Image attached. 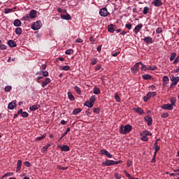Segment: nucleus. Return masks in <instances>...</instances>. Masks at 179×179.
Returning a JSON list of instances; mask_svg holds the SVG:
<instances>
[{"label":"nucleus","mask_w":179,"mask_h":179,"mask_svg":"<svg viewBox=\"0 0 179 179\" xmlns=\"http://www.w3.org/2000/svg\"><path fill=\"white\" fill-rule=\"evenodd\" d=\"M132 131V126L130 124H126L125 126L122 125L120 127V132L123 135H127V134H129V131Z\"/></svg>","instance_id":"obj_1"},{"label":"nucleus","mask_w":179,"mask_h":179,"mask_svg":"<svg viewBox=\"0 0 179 179\" xmlns=\"http://www.w3.org/2000/svg\"><path fill=\"white\" fill-rule=\"evenodd\" d=\"M120 163H122V161L106 160L102 162V166H115V164H120Z\"/></svg>","instance_id":"obj_2"},{"label":"nucleus","mask_w":179,"mask_h":179,"mask_svg":"<svg viewBox=\"0 0 179 179\" xmlns=\"http://www.w3.org/2000/svg\"><path fill=\"white\" fill-rule=\"evenodd\" d=\"M157 94V92H150L146 94V96L143 97V100L144 101H148L149 99L152 97H155Z\"/></svg>","instance_id":"obj_3"},{"label":"nucleus","mask_w":179,"mask_h":179,"mask_svg":"<svg viewBox=\"0 0 179 179\" xmlns=\"http://www.w3.org/2000/svg\"><path fill=\"white\" fill-rule=\"evenodd\" d=\"M99 15H101V16H102L103 17H106V16H108V15H110V13H108L107 8L104 7L99 10Z\"/></svg>","instance_id":"obj_4"},{"label":"nucleus","mask_w":179,"mask_h":179,"mask_svg":"<svg viewBox=\"0 0 179 179\" xmlns=\"http://www.w3.org/2000/svg\"><path fill=\"white\" fill-rule=\"evenodd\" d=\"M31 29L33 30H40L41 29V21H36L31 25Z\"/></svg>","instance_id":"obj_5"},{"label":"nucleus","mask_w":179,"mask_h":179,"mask_svg":"<svg viewBox=\"0 0 179 179\" xmlns=\"http://www.w3.org/2000/svg\"><path fill=\"white\" fill-rule=\"evenodd\" d=\"M139 65H142V62H139L138 63H136L134 67L131 68V71L134 73H136V72H138V71H139Z\"/></svg>","instance_id":"obj_6"},{"label":"nucleus","mask_w":179,"mask_h":179,"mask_svg":"<svg viewBox=\"0 0 179 179\" xmlns=\"http://www.w3.org/2000/svg\"><path fill=\"white\" fill-rule=\"evenodd\" d=\"M171 84L170 87H173V86H176V85H177V83H178L179 82V77H175L173 76L172 78H171Z\"/></svg>","instance_id":"obj_7"},{"label":"nucleus","mask_w":179,"mask_h":179,"mask_svg":"<svg viewBox=\"0 0 179 179\" xmlns=\"http://www.w3.org/2000/svg\"><path fill=\"white\" fill-rule=\"evenodd\" d=\"M100 153H101V155L107 156V157H108L109 159H111V157H113V155L111 154H110V152H108V151H107V150H105V149L101 150Z\"/></svg>","instance_id":"obj_8"},{"label":"nucleus","mask_w":179,"mask_h":179,"mask_svg":"<svg viewBox=\"0 0 179 179\" xmlns=\"http://www.w3.org/2000/svg\"><path fill=\"white\" fill-rule=\"evenodd\" d=\"M162 108H163V110H169V111H171V110H173V108H174V107L172 106V105L170 103H166V104H164L162 106Z\"/></svg>","instance_id":"obj_9"},{"label":"nucleus","mask_w":179,"mask_h":179,"mask_svg":"<svg viewBox=\"0 0 179 179\" xmlns=\"http://www.w3.org/2000/svg\"><path fill=\"white\" fill-rule=\"evenodd\" d=\"M155 154H154V158L152 159V163H155V162H156V153H157V140H155Z\"/></svg>","instance_id":"obj_10"},{"label":"nucleus","mask_w":179,"mask_h":179,"mask_svg":"<svg viewBox=\"0 0 179 179\" xmlns=\"http://www.w3.org/2000/svg\"><path fill=\"white\" fill-rule=\"evenodd\" d=\"M58 148L61 149L62 152H69V146L68 145H58Z\"/></svg>","instance_id":"obj_11"},{"label":"nucleus","mask_w":179,"mask_h":179,"mask_svg":"<svg viewBox=\"0 0 179 179\" xmlns=\"http://www.w3.org/2000/svg\"><path fill=\"white\" fill-rule=\"evenodd\" d=\"M37 17V11L36 10H31L29 12V17L30 19H34Z\"/></svg>","instance_id":"obj_12"},{"label":"nucleus","mask_w":179,"mask_h":179,"mask_svg":"<svg viewBox=\"0 0 179 179\" xmlns=\"http://www.w3.org/2000/svg\"><path fill=\"white\" fill-rule=\"evenodd\" d=\"M49 83H51V79L46 78L45 80L42 82V87H45Z\"/></svg>","instance_id":"obj_13"},{"label":"nucleus","mask_w":179,"mask_h":179,"mask_svg":"<svg viewBox=\"0 0 179 179\" xmlns=\"http://www.w3.org/2000/svg\"><path fill=\"white\" fill-rule=\"evenodd\" d=\"M143 26V25L142 24H139L137 26H136L134 28V33L136 34H138V32L141 31V29H142Z\"/></svg>","instance_id":"obj_14"},{"label":"nucleus","mask_w":179,"mask_h":179,"mask_svg":"<svg viewBox=\"0 0 179 179\" xmlns=\"http://www.w3.org/2000/svg\"><path fill=\"white\" fill-rule=\"evenodd\" d=\"M8 45L9 47H10V48H13V47H16L17 45L16 42L13 40H9L8 41Z\"/></svg>","instance_id":"obj_15"},{"label":"nucleus","mask_w":179,"mask_h":179,"mask_svg":"<svg viewBox=\"0 0 179 179\" xmlns=\"http://www.w3.org/2000/svg\"><path fill=\"white\" fill-rule=\"evenodd\" d=\"M15 106H16V101H14L8 103V108H9V110H13Z\"/></svg>","instance_id":"obj_16"},{"label":"nucleus","mask_w":179,"mask_h":179,"mask_svg":"<svg viewBox=\"0 0 179 179\" xmlns=\"http://www.w3.org/2000/svg\"><path fill=\"white\" fill-rule=\"evenodd\" d=\"M61 17H62V19H64V20H71V19H72L71 15L68 13L66 15H62Z\"/></svg>","instance_id":"obj_17"},{"label":"nucleus","mask_w":179,"mask_h":179,"mask_svg":"<svg viewBox=\"0 0 179 179\" xmlns=\"http://www.w3.org/2000/svg\"><path fill=\"white\" fill-rule=\"evenodd\" d=\"M115 25L110 24L108 27V31H110V33H114L115 31V29H114V27Z\"/></svg>","instance_id":"obj_18"},{"label":"nucleus","mask_w":179,"mask_h":179,"mask_svg":"<svg viewBox=\"0 0 179 179\" xmlns=\"http://www.w3.org/2000/svg\"><path fill=\"white\" fill-rule=\"evenodd\" d=\"M145 120L148 122V125H152V117L147 116L145 117Z\"/></svg>","instance_id":"obj_19"},{"label":"nucleus","mask_w":179,"mask_h":179,"mask_svg":"<svg viewBox=\"0 0 179 179\" xmlns=\"http://www.w3.org/2000/svg\"><path fill=\"white\" fill-rule=\"evenodd\" d=\"M22 169V160L19 159L17 164V169L16 171H20V170Z\"/></svg>","instance_id":"obj_20"},{"label":"nucleus","mask_w":179,"mask_h":179,"mask_svg":"<svg viewBox=\"0 0 179 179\" xmlns=\"http://www.w3.org/2000/svg\"><path fill=\"white\" fill-rule=\"evenodd\" d=\"M14 26H15V27H19V26H20V24H22V22L20 21V20H15L13 22Z\"/></svg>","instance_id":"obj_21"},{"label":"nucleus","mask_w":179,"mask_h":179,"mask_svg":"<svg viewBox=\"0 0 179 179\" xmlns=\"http://www.w3.org/2000/svg\"><path fill=\"white\" fill-rule=\"evenodd\" d=\"M134 110L136 111V113H138V114H143V110L142 108L138 107V108H134Z\"/></svg>","instance_id":"obj_22"},{"label":"nucleus","mask_w":179,"mask_h":179,"mask_svg":"<svg viewBox=\"0 0 179 179\" xmlns=\"http://www.w3.org/2000/svg\"><path fill=\"white\" fill-rule=\"evenodd\" d=\"M84 106L88 107L89 108H92L94 105L90 102V101H87L85 102Z\"/></svg>","instance_id":"obj_23"},{"label":"nucleus","mask_w":179,"mask_h":179,"mask_svg":"<svg viewBox=\"0 0 179 179\" xmlns=\"http://www.w3.org/2000/svg\"><path fill=\"white\" fill-rule=\"evenodd\" d=\"M142 78L145 80H149L152 79V76H150V74H145V75H143Z\"/></svg>","instance_id":"obj_24"},{"label":"nucleus","mask_w":179,"mask_h":179,"mask_svg":"<svg viewBox=\"0 0 179 179\" xmlns=\"http://www.w3.org/2000/svg\"><path fill=\"white\" fill-rule=\"evenodd\" d=\"M143 41H145V43H147V44H149V43H152V38L150 36L144 38Z\"/></svg>","instance_id":"obj_25"},{"label":"nucleus","mask_w":179,"mask_h":179,"mask_svg":"<svg viewBox=\"0 0 179 179\" xmlns=\"http://www.w3.org/2000/svg\"><path fill=\"white\" fill-rule=\"evenodd\" d=\"M177 100L176 99V98L174 97H172L170 99V103H171V106H172V107L173 106H176V103Z\"/></svg>","instance_id":"obj_26"},{"label":"nucleus","mask_w":179,"mask_h":179,"mask_svg":"<svg viewBox=\"0 0 179 179\" xmlns=\"http://www.w3.org/2000/svg\"><path fill=\"white\" fill-rule=\"evenodd\" d=\"M69 131H71V128L68 127L66 130V132L62 135V136L59 138L58 142H59V141H61V139H62V138H64V136H65L66 135H67L68 132H69Z\"/></svg>","instance_id":"obj_27"},{"label":"nucleus","mask_w":179,"mask_h":179,"mask_svg":"<svg viewBox=\"0 0 179 179\" xmlns=\"http://www.w3.org/2000/svg\"><path fill=\"white\" fill-rule=\"evenodd\" d=\"M90 102L94 106V103H96V96L94 95L92 96L90 99Z\"/></svg>","instance_id":"obj_28"},{"label":"nucleus","mask_w":179,"mask_h":179,"mask_svg":"<svg viewBox=\"0 0 179 179\" xmlns=\"http://www.w3.org/2000/svg\"><path fill=\"white\" fill-rule=\"evenodd\" d=\"M176 57H177V53L172 52L170 56V61H174V59H176Z\"/></svg>","instance_id":"obj_29"},{"label":"nucleus","mask_w":179,"mask_h":179,"mask_svg":"<svg viewBox=\"0 0 179 179\" xmlns=\"http://www.w3.org/2000/svg\"><path fill=\"white\" fill-rule=\"evenodd\" d=\"M81 111H82V109L80 108H78L73 111V115H76V114H79V113H80Z\"/></svg>","instance_id":"obj_30"},{"label":"nucleus","mask_w":179,"mask_h":179,"mask_svg":"<svg viewBox=\"0 0 179 179\" xmlns=\"http://www.w3.org/2000/svg\"><path fill=\"white\" fill-rule=\"evenodd\" d=\"M15 34H18V36H20L22 34V28L17 27L15 29Z\"/></svg>","instance_id":"obj_31"},{"label":"nucleus","mask_w":179,"mask_h":179,"mask_svg":"<svg viewBox=\"0 0 179 179\" xmlns=\"http://www.w3.org/2000/svg\"><path fill=\"white\" fill-rule=\"evenodd\" d=\"M68 96H69V100H71V101H73V100H75V96H73L72 95V92H68Z\"/></svg>","instance_id":"obj_32"},{"label":"nucleus","mask_w":179,"mask_h":179,"mask_svg":"<svg viewBox=\"0 0 179 179\" xmlns=\"http://www.w3.org/2000/svg\"><path fill=\"white\" fill-rule=\"evenodd\" d=\"M50 146H51V144H48L45 146L43 147L42 148L43 153H44L45 152H47V150L48 149V148H50Z\"/></svg>","instance_id":"obj_33"},{"label":"nucleus","mask_w":179,"mask_h":179,"mask_svg":"<svg viewBox=\"0 0 179 179\" xmlns=\"http://www.w3.org/2000/svg\"><path fill=\"white\" fill-rule=\"evenodd\" d=\"M94 94H100V89L99 87H95L94 88Z\"/></svg>","instance_id":"obj_34"},{"label":"nucleus","mask_w":179,"mask_h":179,"mask_svg":"<svg viewBox=\"0 0 179 179\" xmlns=\"http://www.w3.org/2000/svg\"><path fill=\"white\" fill-rule=\"evenodd\" d=\"M62 71H69L71 69L70 66H63L61 67Z\"/></svg>","instance_id":"obj_35"},{"label":"nucleus","mask_w":179,"mask_h":179,"mask_svg":"<svg viewBox=\"0 0 179 179\" xmlns=\"http://www.w3.org/2000/svg\"><path fill=\"white\" fill-rule=\"evenodd\" d=\"M38 107H37V105H33L32 106H31L30 108H29V110H31V111H36V110H38Z\"/></svg>","instance_id":"obj_36"},{"label":"nucleus","mask_w":179,"mask_h":179,"mask_svg":"<svg viewBox=\"0 0 179 179\" xmlns=\"http://www.w3.org/2000/svg\"><path fill=\"white\" fill-rule=\"evenodd\" d=\"M73 49H68L66 50V55H71V54H73Z\"/></svg>","instance_id":"obj_37"},{"label":"nucleus","mask_w":179,"mask_h":179,"mask_svg":"<svg viewBox=\"0 0 179 179\" xmlns=\"http://www.w3.org/2000/svg\"><path fill=\"white\" fill-rule=\"evenodd\" d=\"M21 117H22L23 118H27V117H29V113L26 111L22 112Z\"/></svg>","instance_id":"obj_38"},{"label":"nucleus","mask_w":179,"mask_h":179,"mask_svg":"<svg viewBox=\"0 0 179 179\" xmlns=\"http://www.w3.org/2000/svg\"><path fill=\"white\" fill-rule=\"evenodd\" d=\"M115 100H116L117 103H120V101H121V98H120V96L118 95V94H115Z\"/></svg>","instance_id":"obj_39"},{"label":"nucleus","mask_w":179,"mask_h":179,"mask_svg":"<svg viewBox=\"0 0 179 179\" xmlns=\"http://www.w3.org/2000/svg\"><path fill=\"white\" fill-rule=\"evenodd\" d=\"M141 65V71H148V66H146V65L143 64V63H142V64H140Z\"/></svg>","instance_id":"obj_40"},{"label":"nucleus","mask_w":179,"mask_h":179,"mask_svg":"<svg viewBox=\"0 0 179 179\" xmlns=\"http://www.w3.org/2000/svg\"><path fill=\"white\" fill-rule=\"evenodd\" d=\"M5 92H10L12 90V87L10 85H8L4 88Z\"/></svg>","instance_id":"obj_41"},{"label":"nucleus","mask_w":179,"mask_h":179,"mask_svg":"<svg viewBox=\"0 0 179 179\" xmlns=\"http://www.w3.org/2000/svg\"><path fill=\"white\" fill-rule=\"evenodd\" d=\"M23 19L26 21V22H29L30 20V15L29 14H27V15L23 17Z\"/></svg>","instance_id":"obj_42"},{"label":"nucleus","mask_w":179,"mask_h":179,"mask_svg":"<svg viewBox=\"0 0 179 179\" xmlns=\"http://www.w3.org/2000/svg\"><path fill=\"white\" fill-rule=\"evenodd\" d=\"M45 138V134H43L41 136H39L36 138V141H42V139H44Z\"/></svg>","instance_id":"obj_43"},{"label":"nucleus","mask_w":179,"mask_h":179,"mask_svg":"<svg viewBox=\"0 0 179 179\" xmlns=\"http://www.w3.org/2000/svg\"><path fill=\"white\" fill-rule=\"evenodd\" d=\"M76 92L78 93V94H80L81 92H80V88H79V87L78 86H76L74 87Z\"/></svg>","instance_id":"obj_44"},{"label":"nucleus","mask_w":179,"mask_h":179,"mask_svg":"<svg viewBox=\"0 0 179 179\" xmlns=\"http://www.w3.org/2000/svg\"><path fill=\"white\" fill-rule=\"evenodd\" d=\"M12 10H13V8H5L4 9V13H10V12H12Z\"/></svg>","instance_id":"obj_45"},{"label":"nucleus","mask_w":179,"mask_h":179,"mask_svg":"<svg viewBox=\"0 0 179 179\" xmlns=\"http://www.w3.org/2000/svg\"><path fill=\"white\" fill-rule=\"evenodd\" d=\"M149 11V8L148 7H145L143 10V13L144 15H146L148 13V12Z\"/></svg>","instance_id":"obj_46"},{"label":"nucleus","mask_w":179,"mask_h":179,"mask_svg":"<svg viewBox=\"0 0 179 179\" xmlns=\"http://www.w3.org/2000/svg\"><path fill=\"white\" fill-rule=\"evenodd\" d=\"M156 69V66H150L148 67V71H155Z\"/></svg>","instance_id":"obj_47"},{"label":"nucleus","mask_w":179,"mask_h":179,"mask_svg":"<svg viewBox=\"0 0 179 179\" xmlns=\"http://www.w3.org/2000/svg\"><path fill=\"white\" fill-rule=\"evenodd\" d=\"M162 80H163V82H169V80H170L169 79V77L167 76H164V77H163V78H162Z\"/></svg>","instance_id":"obj_48"},{"label":"nucleus","mask_w":179,"mask_h":179,"mask_svg":"<svg viewBox=\"0 0 179 179\" xmlns=\"http://www.w3.org/2000/svg\"><path fill=\"white\" fill-rule=\"evenodd\" d=\"M161 117L162 118H167V117H169V113H162Z\"/></svg>","instance_id":"obj_49"},{"label":"nucleus","mask_w":179,"mask_h":179,"mask_svg":"<svg viewBox=\"0 0 179 179\" xmlns=\"http://www.w3.org/2000/svg\"><path fill=\"white\" fill-rule=\"evenodd\" d=\"M42 75L43 76H44L45 78H47V76H48V71H42Z\"/></svg>","instance_id":"obj_50"},{"label":"nucleus","mask_w":179,"mask_h":179,"mask_svg":"<svg viewBox=\"0 0 179 179\" xmlns=\"http://www.w3.org/2000/svg\"><path fill=\"white\" fill-rule=\"evenodd\" d=\"M7 47L4 44H0V50H6Z\"/></svg>","instance_id":"obj_51"},{"label":"nucleus","mask_w":179,"mask_h":179,"mask_svg":"<svg viewBox=\"0 0 179 179\" xmlns=\"http://www.w3.org/2000/svg\"><path fill=\"white\" fill-rule=\"evenodd\" d=\"M141 141H144L145 142H147V141H148V136H141Z\"/></svg>","instance_id":"obj_52"},{"label":"nucleus","mask_w":179,"mask_h":179,"mask_svg":"<svg viewBox=\"0 0 179 179\" xmlns=\"http://www.w3.org/2000/svg\"><path fill=\"white\" fill-rule=\"evenodd\" d=\"M94 113H96V114H99V113H100V108H94Z\"/></svg>","instance_id":"obj_53"},{"label":"nucleus","mask_w":179,"mask_h":179,"mask_svg":"<svg viewBox=\"0 0 179 179\" xmlns=\"http://www.w3.org/2000/svg\"><path fill=\"white\" fill-rule=\"evenodd\" d=\"M126 27H127V29H128V30H131L132 29V24H127Z\"/></svg>","instance_id":"obj_54"},{"label":"nucleus","mask_w":179,"mask_h":179,"mask_svg":"<svg viewBox=\"0 0 179 179\" xmlns=\"http://www.w3.org/2000/svg\"><path fill=\"white\" fill-rule=\"evenodd\" d=\"M179 62V55L174 59L173 64H178Z\"/></svg>","instance_id":"obj_55"},{"label":"nucleus","mask_w":179,"mask_h":179,"mask_svg":"<svg viewBox=\"0 0 179 179\" xmlns=\"http://www.w3.org/2000/svg\"><path fill=\"white\" fill-rule=\"evenodd\" d=\"M97 64V59H92V65H96Z\"/></svg>","instance_id":"obj_56"},{"label":"nucleus","mask_w":179,"mask_h":179,"mask_svg":"<svg viewBox=\"0 0 179 179\" xmlns=\"http://www.w3.org/2000/svg\"><path fill=\"white\" fill-rule=\"evenodd\" d=\"M24 164L26 166V167H30V166H31V164H30L29 162H24Z\"/></svg>","instance_id":"obj_57"},{"label":"nucleus","mask_w":179,"mask_h":179,"mask_svg":"<svg viewBox=\"0 0 179 179\" xmlns=\"http://www.w3.org/2000/svg\"><path fill=\"white\" fill-rule=\"evenodd\" d=\"M100 69H101V66L98 64L95 68V71H100Z\"/></svg>","instance_id":"obj_58"},{"label":"nucleus","mask_w":179,"mask_h":179,"mask_svg":"<svg viewBox=\"0 0 179 179\" xmlns=\"http://www.w3.org/2000/svg\"><path fill=\"white\" fill-rule=\"evenodd\" d=\"M76 43H83V40H82V38H78L76 40Z\"/></svg>","instance_id":"obj_59"},{"label":"nucleus","mask_w":179,"mask_h":179,"mask_svg":"<svg viewBox=\"0 0 179 179\" xmlns=\"http://www.w3.org/2000/svg\"><path fill=\"white\" fill-rule=\"evenodd\" d=\"M127 177H128V178H132V176L129 173H127V171H124Z\"/></svg>","instance_id":"obj_60"},{"label":"nucleus","mask_w":179,"mask_h":179,"mask_svg":"<svg viewBox=\"0 0 179 179\" xmlns=\"http://www.w3.org/2000/svg\"><path fill=\"white\" fill-rule=\"evenodd\" d=\"M163 5V3L160 0H157V6H162Z\"/></svg>","instance_id":"obj_61"},{"label":"nucleus","mask_w":179,"mask_h":179,"mask_svg":"<svg viewBox=\"0 0 179 179\" xmlns=\"http://www.w3.org/2000/svg\"><path fill=\"white\" fill-rule=\"evenodd\" d=\"M97 51L100 52L101 51V45H99L96 48Z\"/></svg>","instance_id":"obj_62"},{"label":"nucleus","mask_w":179,"mask_h":179,"mask_svg":"<svg viewBox=\"0 0 179 179\" xmlns=\"http://www.w3.org/2000/svg\"><path fill=\"white\" fill-rule=\"evenodd\" d=\"M152 4L155 5V6H157V0H155V1L152 2Z\"/></svg>","instance_id":"obj_63"},{"label":"nucleus","mask_w":179,"mask_h":179,"mask_svg":"<svg viewBox=\"0 0 179 179\" xmlns=\"http://www.w3.org/2000/svg\"><path fill=\"white\" fill-rule=\"evenodd\" d=\"M159 33H162V28L158 27L157 28V34H159Z\"/></svg>","instance_id":"obj_64"}]
</instances>
